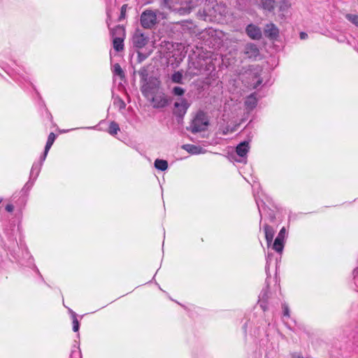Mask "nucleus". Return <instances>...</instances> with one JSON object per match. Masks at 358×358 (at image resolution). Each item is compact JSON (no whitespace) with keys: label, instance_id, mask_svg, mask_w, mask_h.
I'll list each match as a JSON object with an SVG mask.
<instances>
[{"label":"nucleus","instance_id":"f257e3e1","mask_svg":"<svg viewBox=\"0 0 358 358\" xmlns=\"http://www.w3.org/2000/svg\"><path fill=\"white\" fill-rule=\"evenodd\" d=\"M3 231L6 238L3 240V247L16 261H18L15 250L18 248L17 236L20 231L19 225H17L15 221H10L6 225Z\"/></svg>","mask_w":358,"mask_h":358},{"label":"nucleus","instance_id":"f03ea898","mask_svg":"<svg viewBox=\"0 0 358 358\" xmlns=\"http://www.w3.org/2000/svg\"><path fill=\"white\" fill-rule=\"evenodd\" d=\"M138 74L143 83L141 90L143 95L146 96L147 93L150 92L152 90L158 87L159 81L156 78L148 77V71L146 67H142L139 70Z\"/></svg>","mask_w":358,"mask_h":358},{"label":"nucleus","instance_id":"7ed1b4c3","mask_svg":"<svg viewBox=\"0 0 358 358\" xmlns=\"http://www.w3.org/2000/svg\"><path fill=\"white\" fill-rule=\"evenodd\" d=\"M209 124V122L203 111L197 112L195 117L192 120L189 127L187 129L193 134H196L206 130V127Z\"/></svg>","mask_w":358,"mask_h":358},{"label":"nucleus","instance_id":"20e7f679","mask_svg":"<svg viewBox=\"0 0 358 358\" xmlns=\"http://www.w3.org/2000/svg\"><path fill=\"white\" fill-rule=\"evenodd\" d=\"M190 103L185 98H180L174 103L173 114L176 116L177 122H180L183 120Z\"/></svg>","mask_w":358,"mask_h":358},{"label":"nucleus","instance_id":"39448f33","mask_svg":"<svg viewBox=\"0 0 358 358\" xmlns=\"http://www.w3.org/2000/svg\"><path fill=\"white\" fill-rule=\"evenodd\" d=\"M249 150V141H243L238 143L236 147V155L239 157V159H236V155L234 154L231 155V158L237 162L246 164L247 155Z\"/></svg>","mask_w":358,"mask_h":358},{"label":"nucleus","instance_id":"423d86ee","mask_svg":"<svg viewBox=\"0 0 358 358\" xmlns=\"http://www.w3.org/2000/svg\"><path fill=\"white\" fill-rule=\"evenodd\" d=\"M140 21L143 28L151 29L157 23V14L152 10H145L142 13Z\"/></svg>","mask_w":358,"mask_h":358},{"label":"nucleus","instance_id":"0eeeda50","mask_svg":"<svg viewBox=\"0 0 358 358\" xmlns=\"http://www.w3.org/2000/svg\"><path fill=\"white\" fill-rule=\"evenodd\" d=\"M172 101V98L168 97L164 93L156 94L152 98V103L155 108H163L169 106Z\"/></svg>","mask_w":358,"mask_h":358},{"label":"nucleus","instance_id":"6e6552de","mask_svg":"<svg viewBox=\"0 0 358 358\" xmlns=\"http://www.w3.org/2000/svg\"><path fill=\"white\" fill-rule=\"evenodd\" d=\"M132 43L134 47L140 49L145 47L149 41V38L139 29H136L132 36Z\"/></svg>","mask_w":358,"mask_h":358},{"label":"nucleus","instance_id":"1a4fd4ad","mask_svg":"<svg viewBox=\"0 0 358 358\" xmlns=\"http://www.w3.org/2000/svg\"><path fill=\"white\" fill-rule=\"evenodd\" d=\"M243 53L246 58L257 60L260 52L258 46L253 43H248L244 47Z\"/></svg>","mask_w":358,"mask_h":358},{"label":"nucleus","instance_id":"9d476101","mask_svg":"<svg viewBox=\"0 0 358 358\" xmlns=\"http://www.w3.org/2000/svg\"><path fill=\"white\" fill-rule=\"evenodd\" d=\"M264 36L271 41H275L279 36V29L273 23L266 24L264 29Z\"/></svg>","mask_w":358,"mask_h":358},{"label":"nucleus","instance_id":"9b49d317","mask_svg":"<svg viewBox=\"0 0 358 358\" xmlns=\"http://www.w3.org/2000/svg\"><path fill=\"white\" fill-rule=\"evenodd\" d=\"M247 35L252 40H260L262 37L261 29L255 24H250L245 28Z\"/></svg>","mask_w":358,"mask_h":358},{"label":"nucleus","instance_id":"f8f14e48","mask_svg":"<svg viewBox=\"0 0 358 358\" xmlns=\"http://www.w3.org/2000/svg\"><path fill=\"white\" fill-rule=\"evenodd\" d=\"M48 153L43 152L38 162H34L31 169V178L34 176V170H36V173L34 177V180H36L41 172L43 162L45 160Z\"/></svg>","mask_w":358,"mask_h":358},{"label":"nucleus","instance_id":"ddd939ff","mask_svg":"<svg viewBox=\"0 0 358 358\" xmlns=\"http://www.w3.org/2000/svg\"><path fill=\"white\" fill-rule=\"evenodd\" d=\"M203 0H188L186 1V5L183 6H180L177 8L178 12L180 15H185L189 13L192 10L199 5V1H202Z\"/></svg>","mask_w":358,"mask_h":358},{"label":"nucleus","instance_id":"4468645a","mask_svg":"<svg viewBox=\"0 0 358 358\" xmlns=\"http://www.w3.org/2000/svg\"><path fill=\"white\" fill-rule=\"evenodd\" d=\"M263 229L264 231L267 246L270 247L273 242V236L275 234V230L271 226H270L268 224H264Z\"/></svg>","mask_w":358,"mask_h":358},{"label":"nucleus","instance_id":"2eb2a0df","mask_svg":"<svg viewBox=\"0 0 358 358\" xmlns=\"http://www.w3.org/2000/svg\"><path fill=\"white\" fill-rule=\"evenodd\" d=\"M182 148L192 155H199L205 152V150L199 145L185 144Z\"/></svg>","mask_w":358,"mask_h":358},{"label":"nucleus","instance_id":"dca6fc26","mask_svg":"<svg viewBox=\"0 0 358 358\" xmlns=\"http://www.w3.org/2000/svg\"><path fill=\"white\" fill-rule=\"evenodd\" d=\"M291 7V3L289 0H279L278 1V9L280 13L279 16L281 19L285 18V14Z\"/></svg>","mask_w":358,"mask_h":358},{"label":"nucleus","instance_id":"f3484780","mask_svg":"<svg viewBox=\"0 0 358 358\" xmlns=\"http://www.w3.org/2000/svg\"><path fill=\"white\" fill-rule=\"evenodd\" d=\"M285 238L276 236L272 244V249L276 252L282 254L285 247Z\"/></svg>","mask_w":358,"mask_h":358},{"label":"nucleus","instance_id":"a211bd4d","mask_svg":"<svg viewBox=\"0 0 358 358\" xmlns=\"http://www.w3.org/2000/svg\"><path fill=\"white\" fill-rule=\"evenodd\" d=\"M110 34L113 38L114 37H120V38H124L125 37V29L122 25H117L113 29H110Z\"/></svg>","mask_w":358,"mask_h":358},{"label":"nucleus","instance_id":"6ab92c4d","mask_svg":"<svg viewBox=\"0 0 358 358\" xmlns=\"http://www.w3.org/2000/svg\"><path fill=\"white\" fill-rule=\"evenodd\" d=\"M275 0H261L260 6L265 10L273 12L275 8Z\"/></svg>","mask_w":358,"mask_h":358},{"label":"nucleus","instance_id":"aec40b11","mask_svg":"<svg viewBox=\"0 0 358 358\" xmlns=\"http://www.w3.org/2000/svg\"><path fill=\"white\" fill-rule=\"evenodd\" d=\"M154 166L159 171H164L168 169L169 164L165 159H156L154 162Z\"/></svg>","mask_w":358,"mask_h":358},{"label":"nucleus","instance_id":"412c9836","mask_svg":"<svg viewBox=\"0 0 358 358\" xmlns=\"http://www.w3.org/2000/svg\"><path fill=\"white\" fill-rule=\"evenodd\" d=\"M124 39V38H120V37H114V38H113V48L116 52H119L123 50Z\"/></svg>","mask_w":358,"mask_h":358},{"label":"nucleus","instance_id":"4be33fe9","mask_svg":"<svg viewBox=\"0 0 358 358\" xmlns=\"http://www.w3.org/2000/svg\"><path fill=\"white\" fill-rule=\"evenodd\" d=\"M246 107L250 110L254 109L257 105V99L254 94L250 95L245 101Z\"/></svg>","mask_w":358,"mask_h":358},{"label":"nucleus","instance_id":"5701e85b","mask_svg":"<svg viewBox=\"0 0 358 358\" xmlns=\"http://www.w3.org/2000/svg\"><path fill=\"white\" fill-rule=\"evenodd\" d=\"M36 180H32V178H31V173L29 174V180L25 183L22 189H21V193L22 195H27L30 189L34 186V184Z\"/></svg>","mask_w":358,"mask_h":358},{"label":"nucleus","instance_id":"b1692460","mask_svg":"<svg viewBox=\"0 0 358 358\" xmlns=\"http://www.w3.org/2000/svg\"><path fill=\"white\" fill-rule=\"evenodd\" d=\"M171 80L174 83L183 84V74H182V72H181L180 71H175L171 75Z\"/></svg>","mask_w":358,"mask_h":358},{"label":"nucleus","instance_id":"393cba45","mask_svg":"<svg viewBox=\"0 0 358 358\" xmlns=\"http://www.w3.org/2000/svg\"><path fill=\"white\" fill-rule=\"evenodd\" d=\"M268 285H267L266 289H264L260 294L261 300L259 301L260 306L263 308L264 310H266V305L264 304V301L268 299Z\"/></svg>","mask_w":358,"mask_h":358},{"label":"nucleus","instance_id":"a878e982","mask_svg":"<svg viewBox=\"0 0 358 358\" xmlns=\"http://www.w3.org/2000/svg\"><path fill=\"white\" fill-rule=\"evenodd\" d=\"M113 72L114 75L119 76L122 80L125 78L124 72L118 63L114 64Z\"/></svg>","mask_w":358,"mask_h":358},{"label":"nucleus","instance_id":"bb28decb","mask_svg":"<svg viewBox=\"0 0 358 358\" xmlns=\"http://www.w3.org/2000/svg\"><path fill=\"white\" fill-rule=\"evenodd\" d=\"M118 131H120L119 124L114 121L111 122L108 127V133L113 136L117 134Z\"/></svg>","mask_w":358,"mask_h":358},{"label":"nucleus","instance_id":"cd10ccee","mask_svg":"<svg viewBox=\"0 0 358 358\" xmlns=\"http://www.w3.org/2000/svg\"><path fill=\"white\" fill-rule=\"evenodd\" d=\"M185 92V90L179 86H175L171 90V93L174 96H182Z\"/></svg>","mask_w":358,"mask_h":358},{"label":"nucleus","instance_id":"c85d7f7f","mask_svg":"<svg viewBox=\"0 0 358 358\" xmlns=\"http://www.w3.org/2000/svg\"><path fill=\"white\" fill-rule=\"evenodd\" d=\"M345 18L358 27V15L348 13L345 15Z\"/></svg>","mask_w":358,"mask_h":358},{"label":"nucleus","instance_id":"c756f323","mask_svg":"<svg viewBox=\"0 0 358 358\" xmlns=\"http://www.w3.org/2000/svg\"><path fill=\"white\" fill-rule=\"evenodd\" d=\"M264 209L266 210V214L271 222H274L275 220V213L273 210L271 209L267 206H264Z\"/></svg>","mask_w":358,"mask_h":358},{"label":"nucleus","instance_id":"7c9ffc66","mask_svg":"<svg viewBox=\"0 0 358 358\" xmlns=\"http://www.w3.org/2000/svg\"><path fill=\"white\" fill-rule=\"evenodd\" d=\"M36 93H37V95H38V96L39 97V99H40V100H41V106L44 108V110H45V112H46V114H47V117H48V118L50 121H52V114H51V113L49 112V110H48V108H47V107H46V106H45V103H44V101L42 100V98H41V96L40 94H39L38 92H37Z\"/></svg>","mask_w":358,"mask_h":358},{"label":"nucleus","instance_id":"2f4dec72","mask_svg":"<svg viewBox=\"0 0 358 358\" xmlns=\"http://www.w3.org/2000/svg\"><path fill=\"white\" fill-rule=\"evenodd\" d=\"M128 5L127 4H123L120 9V15L118 17V20L121 21L124 20L126 17V12L127 9Z\"/></svg>","mask_w":358,"mask_h":358},{"label":"nucleus","instance_id":"473e14b6","mask_svg":"<svg viewBox=\"0 0 358 358\" xmlns=\"http://www.w3.org/2000/svg\"><path fill=\"white\" fill-rule=\"evenodd\" d=\"M253 78H257V81L253 83V88L257 89L259 85H262L263 80L259 77L258 73H253Z\"/></svg>","mask_w":358,"mask_h":358},{"label":"nucleus","instance_id":"72a5a7b5","mask_svg":"<svg viewBox=\"0 0 358 358\" xmlns=\"http://www.w3.org/2000/svg\"><path fill=\"white\" fill-rule=\"evenodd\" d=\"M72 320H73V331L74 332H77V331H78V330L80 329L79 321L78 320L77 317H76L74 315H73V319H72Z\"/></svg>","mask_w":358,"mask_h":358},{"label":"nucleus","instance_id":"f704fd0d","mask_svg":"<svg viewBox=\"0 0 358 358\" xmlns=\"http://www.w3.org/2000/svg\"><path fill=\"white\" fill-rule=\"evenodd\" d=\"M282 310H283V315L287 317H290V311L289 308L287 304L283 303L282 306Z\"/></svg>","mask_w":358,"mask_h":358},{"label":"nucleus","instance_id":"c9c22d12","mask_svg":"<svg viewBox=\"0 0 358 358\" xmlns=\"http://www.w3.org/2000/svg\"><path fill=\"white\" fill-rule=\"evenodd\" d=\"M56 137H57V136L53 132L50 133L46 143L52 145V144L54 143V142L56 139Z\"/></svg>","mask_w":358,"mask_h":358},{"label":"nucleus","instance_id":"e433bc0d","mask_svg":"<svg viewBox=\"0 0 358 358\" xmlns=\"http://www.w3.org/2000/svg\"><path fill=\"white\" fill-rule=\"evenodd\" d=\"M287 235V230L285 227H282L280 231L278 232L277 236L283 238L285 239Z\"/></svg>","mask_w":358,"mask_h":358},{"label":"nucleus","instance_id":"4c0bfd02","mask_svg":"<svg viewBox=\"0 0 358 358\" xmlns=\"http://www.w3.org/2000/svg\"><path fill=\"white\" fill-rule=\"evenodd\" d=\"M117 103V105L119 106V108L120 110L124 109L125 107H126V103H124V101L121 98H118Z\"/></svg>","mask_w":358,"mask_h":358},{"label":"nucleus","instance_id":"58836bf2","mask_svg":"<svg viewBox=\"0 0 358 358\" xmlns=\"http://www.w3.org/2000/svg\"><path fill=\"white\" fill-rule=\"evenodd\" d=\"M146 57L147 56L145 54L141 52H138V60L139 62H143L144 59H146Z\"/></svg>","mask_w":358,"mask_h":358},{"label":"nucleus","instance_id":"ea45409f","mask_svg":"<svg viewBox=\"0 0 358 358\" xmlns=\"http://www.w3.org/2000/svg\"><path fill=\"white\" fill-rule=\"evenodd\" d=\"M171 0H162V6L164 7L171 8Z\"/></svg>","mask_w":358,"mask_h":358},{"label":"nucleus","instance_id":"a19ab883","mask_svg":"<svg viewBox=\"0 0 358 358\" xmlns=\"http://www.w3.org/2000/svg\"><path fill=\"white\" fill-rule=\"evenodd\" d=\"M6 210L9 212V213H11L14 210V206L13 204H10V203H8L6 206V208H5Z\"/></svg>","mask_w":358,"mask_h":358},{"label":"nucleus","instance_id":"79ce46f5","mask_svg":"<svg viewBox=\"0 0 358 358\" xmlns=\"http://www.w3.org/2000/svg\"><path fill=\"white\" fill-rule=\"evenodd\" d=\"M256 203H257V208H258V210H259V216H260L259 229H261V223L262 222V211H261V209H260L259 204L258 201H256Z\"/></svg>","mask_w":358,"mask_h":358},{"label":"nucleus","instance_id":"37998d69","mask_svg":"<svg viewBox=\"0 0 358 358\" xmlns=\"http://www.w3.org/2000/svg\"><path fill=\"white\" fill-rule=\"evenodd\" d=\"M73 356H78V357H81V352L80 350L76 351L73 350L71 354V358H73Z\"/></svg>","mask_w":358,"mask_h":358},{"label":"nucleus","instance_id":"c03bdc74","mask_svg":"<svg viewBox=\"0 0 358 358\" xmlns=\"http://www.w3.org/2000/svg\"><path fill=\"white\" fill-rule=\"evenodd\" d=\"M272 257H273V254L272 253H268L266 257V264H271V259H272Z\"/></svg>","mask_w":358,"mask_h":358},{"label":"nucleus","instance_id":"a18cd8bd","mask_svg":"<svg viewBox=\"0 0 358 358\" xmlns=\"http://www.w3.org/2000/svg\"><path fill=\"white\" fill-rule=\"evenodd\" d=\"M269 266H270V264H266V266H265V271H266V275H267V278H268L271 277V274L269 273Z\"/></svg>","mask_w":358,"mask_h":358},{"label":"nucleus","instance_id":"49530a36","mask_svg":"<svg viewBox=\"0 0 358 358\" xmlns=\"http://www.w3.org/2000/svg\"><path fill=\"white\" fill-rule=\"evenodd\" d=\"M299 36H300V38L302 40L306 39L308 37V34L304 31L300 32Z\"/></svg>","mask_w":358,"mask_h":358},{"label":"nucleus","instance_id":"de8ad7c7","mask_svg":"<svg viewBox=\"0 0 358 358\" xmlns=\"http://www.w3.org/2000/svg\"><path fill=\"white\" fill-rule=\"evenodd\" d=\"M51 147H52V145L46 143L43 152H46V153H48V152H49L50 149L51 148Z\"/></svg>","mask_w":358,"mask_h":358},{"label":"nucleus","instance_id":"09e8293b","mask_svg":"<svg viewBox=\"0 0 358 358\" xmlns=\"http://www.w3.org/2000/svg\"><path fill=\"white\" fill-rule=\"evenodd\" d=\"M69 313L71 314L72 319H73V315L76 317H77V314L73 311L71 308H69Z\"/></svg>","mask_w":358,"mask_h":358},{"label":"nucleus","instance_id":"8fccbe9b","mask_svg":"<svg viewBox=\"0 0 358 358\" xmlns=\"http://www.w3.org/2000/svg\"><path fill=\"white\" fill-rule=\"evenodd\" d=\"M353 275H354V278H356L358 276V266L354 269Z\"/></svg>","mask_w":358,"mask_h":358},{"label":"nucleus","instance_id":"3c124183","mask_svg":"<svg viewBox=\"0 0 358 358\" xmlns=\"http://www.w3.org/2000/svg\"><path fill=\"white\" fill-rule=\"evenodd\" d=\"M292 356V358H303L302 356L296 355V353H293Z\"/></svg>","mask_w":358,"mask_h":358},{"label":"nucleus","instance_id":"603ef678","mask_svg":"<svg viewBox=\"0 0 358 358\" xmlns=\"http://www.w3.org/2000/svg\"><path fill=\"white\" fill-rule=\"evenodd\" d=\"M79 128H76V129H78ZM71 130H75V129H71ZM69 131H71V129H67V130H62V131H60L61 133H66V132H68Z\"/></svg>","mask_w":358,"mask_h":358},{"label":"nucleus","instance_id":"864d4df0","mask_svg":"<svg viewBox=\"0 0 358 358\" xmlns=\"http://www.w3.org/2000/svg\"><path fill=\"white\" fill-rule=\"evenodd\" d=\"M247 325H248V324H247V322H245V323L243 324V330H244L245 333H246V331H247Z\"/></svg>","mask_w":358,"mask_h":358},{"label":"nucleus","instance_id":"5fc2aeb1","mask_svg":"<svg viewBox=\"0 0 358 358\" xmlns=\"http://www.w3.org/2000/svg\"><path fill=\"white\" fill-rule=\"evenodd\" d=\"M95 127H82V129H93Z\"/></svg>","mask_w":358,"mask_h":358},{"label":"nucleus","instance_id":"6e6d98bb","mask_svg":"<svg viewBox=\"0 0 358 358\" xmlns=\"http://www.w3.org/2000/svg\"><path fill=\"white\" fill-rule=\"evenodd\" d=\"M36 173V170H34V176H32V180L34 179V177Z\"/></svg>","mask_w":358,"mask_h":358},{"label":"nucleus","instance_id":"4d7b16f0","mask_svg":"<svg viewBox=\"0 0 358 358\" xmlns=\"http://www.w3.org/2000/svg\"><path fill=\"white\" fill-rule=\"evenodd\" d=\"M338 41H339V42H343V40L340 39V40H338Z\"/></svg>","mask_w":358,"mask_h":358},{"label":"nucleus","instance_id":"13d9d810","mask_svg":"<svg viewBox=\"0 0 358 358\" xmlns=\"http://www.w3.org/2000/svg\"><path fill=\"white\" fill-rule=\"evenodd\" d=\"M1 201H2V199H0V203H1Z\"/></svg>","mask_w":358,"mask_h":358}]
</instances>
